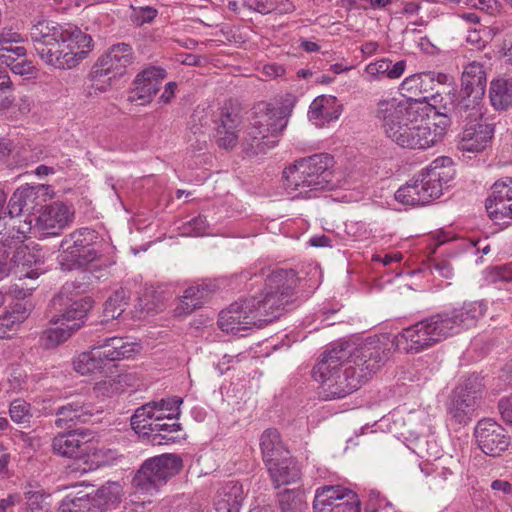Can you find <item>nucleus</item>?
Here are the masks:
<instances>
[{
	"mask_svg": "<svg viewBox=\"0 0 512 512\" xmlns=\"http://www.w3.org/2000/svg\"><path fill=\"white\" fill-rule=\"evenodd\" d=\"M461 92L473 95L475 99H483L486 89V73L483 65L478 62L469 63L461 77Z\"/></svg>",
	"mask_w": 512,
	"mask_h": 512,
	"instance_id": "obj_25",
	"label": "nucleus"
},
{
	"mask_svg": "<svg viewBox=\"0 0 512 512\" xmlns=\"http://www.w3.org/2000/svg\"><path fill=\"white\" fill-rule=\"evenodd\" d=\"M41 251V248L38 243L34 240L27 238H21L19 245L17 246V250L14 251V256H36L38 252Z\"/></svg>",
	"mask_w": 512,
	"mask_h": 512,
	"instance_id": "obj_51",
	"label": "nucleus"
},
{
	"mask_svg": "<svg viewBox=\"0 0 512 512\" xmlns=\"http://www.w3.org/2000/svg\"><path fill=\"white\" fill-rule=\"evenodd\" d=\"M92 42V37L77 27L64 29L53 67L57 69L76 67L92 50Z\"/></svg>",
	"mask_w": 512,
	"mask_h": 512,
	"instance_id": "obj_8",
	"label": "nucleus"
},
{
	"mask_svg": "<svg viewBox=\"0 0 512 512\" xmlns=\"http://www.w3.org/2000/svg\"><path fill=\"white\" fill-rule=\"evenodd\" d=\"M45 185H25L17 188L8 202L9 218L19 219L23 212H31L45 201L43 196L47 194Z\"/></svg>",
	"mask_w": 512,
	"mask_h": 512,
	"instance_id": "obj_17",
	"label": "nucleus"
},
{
	"mask_svg": "<svg viewBox=\"0 0 512 512\" xmlns=\"http://www.w3.org/2000/svg\"><path fill=\"white\" fill-rule=\"evenodd\" d=\"M335 512H361L360 501L355 493L354 499L347 498L346 501L336 506Z\"/></svg>",
	"mask_w": 512,
	"mask_h": 512,
	"instance_id": "obj_61",
	"label": "nucleus"
},
{
	"mask_svg": "<svg viewBox=\"0 0 512 512\" xmlns=\"http://www.w3.org/2000/svg\"><path fill=\"white\" fill-rule=\"evenodd\" d=\"M94 231L87 228L75 231L67 236L60 244L63 253L71 256H92L94 250L91 248Z\"/></svg>",
	"mask_w": 512,
	"mask_h": 512,
	"instance_id": "obj_28",
	"label": "nucleus"
},
{
	"mask_svg": "<svg viewBox=\"0 0 512 512\" xmlns=\"http://www.w3.org/2000/svg\"><path fill=\"white\" fill-rule=\"evenodd\" d=\"M180 229L181 233L186 236H202L208 229V222L206 217L199 215L184 223Z\"/></svg>",
	"mask_w": 512,
	"mask_h": 512,
	"instance_id": "obj_47",
	"label": "nucleus"
},
{
	"mask_svg": "<svg viewBox=\"0 0 512 512\" xmlns=\"http://www.w3.org/2000/svg\"><path fill=\"white\" fill-rule=\"evenodd\" d=\"M333 157L327 153L314 154L297 160L293 166L283 171L285 186L290 192L299 191L298 195L308 196L313 190L332 189Z\"/></svg>",
	"mask_w": 512,
	"mask_h": 512,
	"instance_id": "obj_6",
	"label": "nucleus"
},
{
	"mask_svg": "<svg viewBox=\"0 0 512 512\" xmlns=\"http://www.w3.org/2000/svg\"><path fill=\"white\" fill-rule=\"evenodd\" d=\"M207 294V289L203 286L188 287L182 296V310L184 313H191L201 307L203 299Z\"/></svg>",
	"mask_w": 512,
	"mask_h": 512,
	"instance_id": "obj_42",
	"label": "nucleus"
},
{
	"mask_svg": "<svg viewBox=\"0 0 512 512\" xmlns=\"http://www.w3.org/2000/svg\"><path fill=\"white\" fill-rule=\"evenodd\" d=\"M69 289L64 286L60 292L51 300V307L57 313L51 316L49 324L58 325H79V330L86 322L88 313L93 308L94 300L85 296L79 300H73L70 296Z\"/></svg>",
	"mask_w": 512,
	"mask_h": 512,
	"instance_id": "obj_9",
	"label": "nucleus"
},
{
	"mask_svg": "<svg viewBox=\"0 0 512 512\" xmlns=\"http://www.w3.org/2000/svg\"><path fill=\"white\" fill-rule=\"evenodd\" d=\"M276 144L277 140L272 139L264 130L258 128L255 123L247 130L242 142L243 149L248 155L266 153L267 150L273 148Z\"/></svg>",
	"mask_w": 512,
	"mask_h": 512,
	"instance_id": "obj_33",
	"label": "nucleus"
},
{
	"mask_svg": "<svg viewBox=\"0 0 512 512\" xmlns=\"http://www.w3.org/2000/svg\"><path fill=\"white\" fill-rule=\"evenodd\" d=\"M158 415L156 401H152L137 408L131 417V426L137 433L147 434L151 421Z\"/></svg>",
	"mask_w": 512,
	"mask_h": 512,
	"instance_id": "obj_40",
	"label": "nucleus"
},
{
	"mask_svg": "<svg viewBox=\"0 0 512 512\" xmlns=\"http://www.w3.org/2000/svg\"><path fill=\"white\" fill-rule=\"evenodd\" d=\"M390 354L387 338L370 337L357 347L338 343L323 353L313 368V377L320 382L325 399L344 398L378 371Z\"/></svg>",
	"mask_w": 512,
	"mask_h": 512,
	"instance_id": "obj_1",
	"label": "nucleus"
},
{
	"mask_svg": "<svg viewBox=\"0 0 512 512\" xmlns=\"http://www.w3.org/2000/svg\"><path fill=\"white\" fill-rule=\"evenodd\" d=\"M129 300V293L124 288H119L108 297L103 307V320L102 324H107L109 321L119 318L125 311Z\"/></svg>",
	"mask_w": 512,
	"mask_h": 512,
	"instance_id": "obj_38",
	"label": "nucleus"
},
{
	"mask_svg": "<svg viewBox=\"0 0 512 512\" xmlns=\"http://www.w3.org/2000/svg\"><path fill=\"white\" fill-rule=\"evenodd\" d=\"M486 312L487 305L484 301H473L464 303L450 312L432 315L404 328L397 334L396 347L406 353H419L458 333L461 329L476 326Z\"/></svg>",
	"mask_w": 512,
	"mask_h": 512,
	"instance_id": "obj_3",
	"label": "nucleus"
},
{
	"mask_svg": "<svg viewBox=\"0 0 512 512\" xmlns=\"http://www.w3.org/2000/svg\"><path fill=\"white\" fill-rule=\"evenodd\" d=\"M406 68V62L400 60L395 64L389 59H381L366 66L365 72L369 76V81L377 79L381 75H385L389 79H397L402 76Z\"/></svg>",
	"mask_w": 512,
	"mask_h": 512,
	"instance_id": "obj_37",
	"label": "nucleus"
},
{
	"mask_svg": "<svg viewBox=\"0 0 512 512\" xmlns=\"http://www.w3.org/2000/svg\"><path fill=\"white\" fill-rule=\"evenodd\" d=\"M479 399L480 395L477 391L458 387L448 405V413L455 422L466 423L478 407Z\"/></svg>",
	"mask_w": 512,
	"mask_h": 512,
	"instance_id": "obj_23",
	"label": "nucleus"
},
{
	"mask_svg": "<svg viewBox=\"0 0 512 512\" xmlns=\"http://www.w3.org/2000/svg\"><path fill=\"white\" fill-rule=\"evenodd\" d=\"M21 40L20 34L12 31L11 29H4L0 33V46L9 44V43H18Z\"/></svg>",
	"mask_w": 512,
	"mask_h": 512,
	"instance_id": "obj_64",
	"label": "nucleus"
},
{
	"mask_svg": "<svg viewBox=\"0 0 512 512\" xmlns=\"http://www.w3.org/2000/svg\"><path fill=\"white\" fill-rule=\"evenodd\" d=\"M375 117L386 136L397 145L408 149H427L440 142L442 128L430 127L424 122L416 103L397 98L382 99L377 103Z\"/></svg>",
	"mask_w": 512,
	"mask_h": 512,
	"instance_id": "obj_4",
	"label": "nucleus"
},
{
	"mask_svg": "<svg viewBox=\"0 0 512 512\" xmlns=\"http://www.w3.org/2000/svg\"><path fill=\"white\" fill-rule=\"evenodd\" d=\"M277 11L279 14H289L295 11V5L290 0H270V12Z\"/></svg>",
	"mask_w": 512,
	"mask_h": 512,
	"instance_id": "obj_58",
	"label": "nucleus"
},
{
	"mask_svg": "<svg viewBox=\"0 0 512 512\" xmlns=\"http://www.w3.org/2000/svg\"><path fill=\"white\" fill-rule=\"evenodd\" d=\"M354 499L355 492L341 485L322 486L317 488L313 502L314 512H335L341 500Z\"/></svg>",
	"mask_w": 512,
	"mask_h": 512,
	"instance_id": "obj_24",
	"label": "nucleus"
},
{
	"mask_svg": "<svg viewBox=\"0 0 512 512\" xmlns=\"http://www.w3.org/2000/svg\"><path fill=\"white\" fill-rule=\"evenodd\" d=\"M56 327H50L40 334V344L44 349H53L68 341L77 331L79 325H62L60 322Z\"/></svg>",
	"mask_w": 512,
	"mask_h": 512,
	"instance_id": "obj_36",
	"label": "nucleus"
},
{
	"mask_svg": "<svg viewBox=\"0 0 512 512\" xmlns=\"http://www.w3.org/2000/svg\"><path fill=\"white\" fill-rule=\"evenodd\" d=\"M133 62V53L130 45L119 43L113 45L107 53L98 58L89 74L93 81L113 74V77L122 76Z\"/></svg>",
	"mask_w": 512,
	"mask_h": 512,
	"instance_id": "obj_13",
	"label": "nucleus"
},
{
	"mask_svg": "<svg viewBox=\"0 0 512 512\" xmlns=\"http://www.w3.org/2000/svg\"><path fill=\"white\" fill-rule=\"evenodd\" d=\"M244 5L261 14L270 13V0H244Z\"/></svg>",
	"mask_w": 512,
	"mask_h": 512,
	"instance_id": "obj_62",
	"label": "nucleus"
},
{
	"mask_svg": "<svg viewBox=\"0 0 512 512\" xmlns=\"http://www.w3.org/2000/svg\"><path fill=\"white\" fill-rule=\"evenodd\" d=\"M472 8L484 11L488 14H494L497 10V0H476Z\"/></svg>",
	"mask_w": 512,
	"mask_h": 512,
	"instance_id": "obj_63",
	"label": "nucleus"
},
{
	"mask_svg": "<svg viewBox=\"0 0 512 512\" xmlns=\"http://www.w3.org/2000/svg\"><path fill=\"white\" fill-rule=\"evenodd\" d=\"M24 56H26V49L23 46L17 45V43L0 46V60L4 64H12L13 59L19 60V58Z\"/></svg>",
	"mask_w": 512,
	"mask_h": 512,
	"instance_id": "obj_48",
	"label": "nucleus"
},
{
	"mask_svg": "<svg viewBox=\"0 0 512 512\" xmlns=\"http://www.w3.org/2000/svg\"><path fill=\"white\" fill-rule=\"evenodd\" d=\"M96 344L101 349L107 362L130 358L140 349L138 343L122 337H109L103 341H98Z\"/></svg>",
	"mask_w": 512,
	"mask_h": 512,
	"instance_id": "obj_26",
	"label": "nucleus"
},
{
	"mask_svg": "<svg viewBox=\"0 0 512 512\" xmlns=\"http://www.w3.org/2000/svg\"><path fill=\"white\" fill-rule=\"evenodd\" d=\"M166 77V71L160 67H148L136 76L133 100H141L142 104L148 103L159 92L161 83Z\"/></svg>",
	"mask_w": 512,
	"mask_h": 512,
	"instance_id": "obj_20",
	"label": "nucleus"
},
{
	"mask_svg": "<svg viewBox=\"0 0 512 512\" xmlns=\"http://www.w3.org/2000/svg\"><path fill=\"white\" fill-rule=\"evenodd\" d=\"M494 134V127L480 121L465 124L460 136L458 148L466 152H481L486 148Z\"/></svg>",
	"mask_w": 512,
	"mask_h": 512,
	"instance_id": "obj_22",
	"label": "nucleus"
},
{
	"mask_svg": "<svg viewBox=\"0 0 512 512\" xmlns=\"http://www.w3.org/2000/svg\"><path fill=\"white\" fill-rule=\"evenodd\" d=\"M182 399L179 397H174L171 399H161L160 401H156L158 414L166 413V416H179L180 414V405L182 404Z\"/></svg>",
	"mask_w": 512,
	"mask_h": 512,
	"instance_id": "obj_50",
	"label": "nucleus"
},
{
	"mask_svg": "<svg viewBox=\"0 0 512 512\" xmlns=\"http://www.w3.org/2000/svg\"><path fill=\"white\" fill-rule=\"evenodd\" d=\"M239 117L235 113L222 111L220 124L217 127L216 141L224 149L233 148L238 142L236 128L239 125Z\"/></svg>",
	"mask_w": 512,
	"mask_h": 512,
	"instance_id": "obj_35",
	"label": "nucleus"
},
{
	"mask_svg": "<svg viewBox=\"0 0 512 512\" xmlns=\"http://www.w3.org/2000/svg\"><path fill=\"white\" fill-rule=\"evenodd\" d=\"M486 209L495 220H502L512 214V178L497 181L486 202Z\"/></svg>",
	"mask_w": 512,
	"mask_h": 512,
	"instance_id": "obj_21",
	"label": "nucleus"
},
{
	"mask_svg": "<svg viewBox=\"0 0 512 512\" xmlns=\"http://www.w3.org/2000/svg\"><path fill=\"white\" fill-rule=\"evenodd\" d=\"M107 364L97 344H94L89 351L79 354L73 361L74 370L81 375L102 373Z\"/></svg>",
	"mask_w": 512,
	"mask_h": 512,
	"instance_id": "obj_31",
	"label": "nucleus"
},
{
	"mask_svg": "<svg viewBox=\"0 0 512 512\" xmlns=\"http://www.w3.org/2000/svg\"><path fill=\"white\" fill-rule=\"evenodd\" d=\"M10 67L11 71L17 75H31L35 68L32 62L26 60V56L19 58V60L13 59L12 64H6Z\"/></svg>",
	"mask_w": 512,
	"mask_h": 512,
	"instance_id": "obj_53",
	"label": "nucleus"
},
{
	"mask_svg": "<svg viewBox=\"0 0 512 512\" xmlns=\"http://www.w3.org/2000/svg\"><path fill=\"white\" fill-rule=\"evenodd\" d=\"M117 390L116 383L114 380H105L97 382L94 387L93 391L97 396H112L115 391Z\"/></svg>",
	"mask_w": 512,
	"mask_h": 512,
	"instance_id": "obj_56",
	"label": "nucleus"
},
{
	"mask_svg": "<svg viewBox=\"0 0 512 512\" xmlns=\"http://www.w3.org/2000/svg\"><path fill=\"white\" fill-rule=\"evenodd\" d=\"M498 407L503 421L512 426V396L500 400Z\"/></svg>",
	"mask_w": 512,
	"mask_h": 512,
	"instance_id": "obj_59",
	"label": "nucleus"
},
{
	"mask_svg": "<svg viewBox=\"0 0 512 512\" xmlns=\"http://www.w3.org/2000/svg\"><path fill=\"white\" fill-rule=\"evenodd\" d=\"M267 469L275 484V488L296 482L301 477L300 468L287 455L281 457V460L268 464Z\"/></svg>",
	"mask_w": 512,
	"mask_h": 512,
	"instance_id": "obj_30",
	"label": "nucleus"
},
{
	"mask_svg": "<svg viewBox=\"0 0 512 512\" xmlns=\"http://www.w3.org/2000/svg\"><path fill=\"white\" fill-rule=\"evenodd\" d=\"M32 309L33 304L31 302L18 301L12 306L10 313L12 314V317L16 319V321L23 323L30 315Z\"/></svg>",
	"mask_w": 512,
	"mask_h": 512,
	"instance_id": "obj_52",
	"label": "nucleus"
},
{
	"mask_svg": "<svg viewBox=\"0 0 512 512\" xmlns=\"http://www.w3.org/2000/svg\"><path fill=\"white\" fill-rule=\"evenodd\" d=\"M9 415L12 421L17 424H29L33 417L30 403L23 399L13 400L9 406Z\"/></svg>",
	"mask_w": 512,
	"mask_h": 512,
	"instance_id": "obj_46",
	"label": "nucleus"
},
{
	"mask_svg": "<svg viewBox=\"0 0 512 512\" xmlns=\"http://www.w3.org/2000/svg\"><path fill=\"white\" fill-rule=\"evenodd\" d=\"M183 468L176 454H162L146 460L134 475L131 485L136 493L152 496L159 492Z\"/></svg>",
	"mask_w": 512,
	"mask_h": 512,
	"instance_id": "obj_7",
	"label": "nucleus"
},
{
	"mask_svg": "<svg viewBox=\"0 0 512 512\" xmlns=\"http://www.w3.org/2000/svg\"><path fill=\"white\" fill-rule=\"evenodd\" d=\"M31 230V219L9 218L7 222H0V256L14 255L21 238H25Z\"/></svg>",
	"mask_w": 512,
	"mask_h": 512,
	"instance_id": "obj_19",
	"label": "nucleus"
},
{
	"mask_svg": "<svg viewBox=\"0 0 512 512\" xmlns=\"http://www.w3.org/2000/svg\"><path fill=\"white\" fill-rule=\"evenodd\" d=\"M482 99H475L473 95L449 94L443 104V116L457 123L472 124L482 119Z\"/></svg>",
	"mask_w": 512,
	"mask_h": 512,
	"instance_id": "obj_14",
	"label": "nucleus"
},
{
	"mask_svg": "<svg viewBox=\"0 0 512 512\" xmlns=\"http://www.w3.org/2000/svg\"><path fill=\"white\" fill-rule=\"evenodd\" d=\"M24 496L27 500V507L30 512H41L47 510L45 500L49 497V494H46L39 486L34 488L29 484L24 492Z\"/></svg>",
	"mask_w": 512,
	"mask_h": 512,
	"instance_id": "obj_45",
	"label": "nucleus"
},
{
	"mask_svg": "<svg viewBox=\"0 0 512 512\" xmlns=\"http://www.w3.org/2000/svg\"><path fill=\"white\" fill-rule=\"evenodd\" d=\"M490 277L493 282L512 281V263L493 267L490 271Z\"/></svg>",
	"mask_w": 512,
	"mask_h": 512,
	"instance_id": "obj_55",
	"label": "nucleus"
},
{
	"mask_svg": "<svg viewBox=\"0 0 512 512\" xmlns=\"http://www.w3.org/2000/svg\"><path fill=\"white\" fill-rule=\"evenodd\" d=\"M342 106L335 96L321 95L316 97L309 107V118L330 122L339 118Z\"/></svg>",
	"mask_w": 512,
	"mask_h": 512,
	"instance_id": "obj_29",
	"label": "nucleus"
},
{
	"mask_svg": "<svg viewBox=\"0 0 512 512\" xmlns=\"http://www.w3.org/2000/svg\"><path fill=\"white\" fill-rule=\"evenodd\" d=\"M455 175L453 161L439 157L395 192V199L403 205L422 206L440 197L443 186Z\"/></svg>",
	"mask_w": 512,
	"mask_h": 512,
	"instance_id": "obj_5",
	"label": "nucleus"
},
{
	"mask_svg": "<svg viewBox=\"0 0 512 512\" xmlns=\"http://www.w3.org/2000/svg\"><path fill=\"white\" fill-rule=\"evenodd\" d=\"M282 512H300L305 506V494L299 489H286L278 495Z\"/></svg>",
	"mask_w": 512,
	"mask_h": 512,
	"instance_id": "obj_41",
	"label": "nucleus"
},
{
	"mask_svg": "<svg viewBox=\"0 0 512 512\" xmlns=\"http://www.w3.org/2000/svg\"><path fill=\"white\" fill-rule=\"evenodd\" d=\"M28 219V217L26 218ZM29 219L35 221L32 229H37L45 235H58L69 226L74 219V209L63 202H53L41 208L38 216Z\"/></svg>",
	"mask_w": 512,
	"mask_h": 512,
	"instance_id": "obj_12",
	"label": "nucleus"
},
{
	"mask_svg": "<svg viewBox=\"0 0 512 512\" xmlns=\"http://www.w3.org/2000/svg\"><path fill=\"white\" fill-rule=\"evenodd\" d=\"M216 498L234 504L236 508L240 509L244 500L243 487L238 482L230 481L219 489Z\"/></svg>",
	"mask_w": 512,
	"mask_h": 512,
	"instance_id": "obj_44",
	"label": "nucleus"
},
{
	"mask_svg": "<svg viewBox=\"0 0 512 512\" xmlns=\"http://www.w3.org/2000/svg\"><path fill=\"white\" fill-rule=\"evenodd\" d=\"M492 106L497 110H505L512 104V84L507 80H493L489 89Z\"/></svg>",
	"mask_w": 512,
	"mask_h": 512,
	"instance_id": "obj_39",
	"label": "nucleus"
},
{
	"mask_svg": "<svg viewBox=\"0 0 512 512\" xmlns=\"http://www.w3.org/2000/svg\"><path fill=\"white\" fill-rule=\"evenodd\" d=\"M474 436L480 450L493 457L500 456L511 444L510 436L505 428L491 418L478 421L474 429Z\"/></svg>",
	"mask_w": 512,
	"mask_h": 512,
	"instance_id": "obj_11",
	"label": "nucleus"
},
{
	"mask_svg": "<svg viewBox=\"0 0 512 512\" xmlns=\"http://www.w3.org/2000/svg\"><path fill=\"white\" fill-rule=\"evenodd\" d=\"M260 447L266 466L288 455V451L283 446L279 432L273 428H269L262 433L260 437Z\"/></svg>",
	"mask_w": 512,
	"mask_h": 512,
	"instance_id": "obj_34",
	"label": "nucleus"
},
{
	"mask_svg": "<svg viewBox=\"0 0 512 512\" xmlns=\"http://www.w3.org/2000/svg\"><path fill=\"white\" fill-rule=\"evenodd\" d=\"M102 411V407L96 405L91 397L79 395L57 409L55 425L58 428H63L69 423H87L93 416L100 414Z\"/></svg>",
	"mask_w": 512,
	"mask_h": 512,
	"instance_id": "obj_15",
	"label": "nucleus"
},
{
	"mask_svg": "<svg viewBox=\"0 0 512 512\" xmlns=\"http://www.w3.org/2000/svg\"><path fill=\"white\" fill-rule=\"evenodd\" d=\"M93 507L89 495L80 497L68 495L61 501L59 512H97L98 510H94Z\"/></svg>",
	"mask_w": 512,
	"mask_h": 512,
	"instance_id": "obj_43",
	"label": "nucleus"
},
{
	"mask_svg": "<svg viewBox=\"0 0 512 512\" xmlns=\"http://www.w3.org/2000/svg\"><path fill=\"white\" fill-rule=\"evenodd\" d=\"M63 33V27L46 19H40L30 27L29 37L37 55L50 66H53Z\"/></svg>",
	"mask_w": 512,
	"mask_h": 512,
	"instance_id": "obj_10",
	"label": "nucleus"
},
{
	"mask_svg": "<svg viewBox=\"0 0 512 512\" xmlns=\"http://www.w3.org/2000/svg\"><path fill=\"white\" fill-rule=\"evenodd\" d=\"M15 273L19 279L30 278L35 279L40 275L38 269H31L30 261L16 262L14 261Z\"/></svg>",
	"mask_w": 512,
	"mask_h": 512,
	"instance_id": "obj_54",
	"label": "nucleus"
},
{
	"mask_svg": "<svg viewBox=\"0 0 512 512\" xmlns=\"http://www.w3.org/2000/svg\"><path fill=\"white\" fill-rule=\"evenodd\" d=\"M91 433L86 429H76L59 433L52 439L54 453L69 458H81L88 454Z\"/></svg>",
	"mask_w": 512,
	"mask_h": 512,
	"instance_id": "obj_16",
	"label": "nucleus"
},
{
	"mask_svg": "<svg viewBox=\"0 0 512 512\" xmlns=\"http://www.w3.org/2000/svg\"><path fill=\"white\" fill-rule=\"evenodd\" d=\"M177 416H166V413H160L150 423L147 436L151 438L153 443L161 444L162 440L172 441L175 439L173 433H177L181 429L180 423L177 422Z\"/></svg>",
	"mask_w": 512,
	"mask_h": 512,
	"instance_id": "obj_32",
	"label": "nucleus"
},
{
	"mask_svg": "<svg viewBox=\"0 0 512 512\" xmlns=\"http://www.w3.org/2000/svg\"><path fill=\"white\" fill-rule=\"evenodd\" d=\"M462 245L464 246L462 252L467 254H475L479 251H482L483 254H488L490 252V245L482 241L463 242Z\"/></svg>",
	"mask_w": 512,
	"mask_h": 512,
	"instance_id": "obj_60",
	"label": "nucleus"
},
{
	"mask_svg": "<svg viewBox=\"0 0 512 512\" xmlns=\"http://www.w3.org/2000/svg\"><path fill=\"white\" fill-rule=\"evenodd\" d=\"M103 258H62L59 265L62 271L81 270L89 272L96 279L109 274V268L114 262H103Z\"/></svg>",
	"mask_w": 512,
	"mask_h": 512,
	"instance_id": "obj_27",
	"label": "nucleus"
},
{
	"mask_svg": "<svg viewBox=\"0 0 512 512\" xmlns=\"http://www.w3.org/2000/svg\"><path fill=\"white\" fill-rule=\"evenodd\" d=\"M391 506V503L385 496L381 495L380 491L376 489L368 491V501L365 506V512H379Z\"/></svg>",
	"mask_w": 512,
	"mask_h": 512,
	"instance_id": "obj_49",
	"label": "nucleus"
},
{
	"mask_svg": "<svg viewBox=\"0 0 512 512\" xmlns=\"http://www.w3.org/2000/svg\"><path fill=\"white\" fill-rule=\"evenodd\" d=\"M291 111V105L273 106L267 104L265 110L256 113L253 123L274 139L286 127Z\"/></svg>",
	"mask_w": 512,
	"mask_h": 512,
	"instance_id": "obj_18",
	"label": "nucleus"
},
{
	"mask_svg": "<svg viewBox=\"0 0 512 512\" xmlns=\"http://www.w3.org/2000/svg\"><path fill=\"white\" fill-rule=\"evenodd\" d=\"M297 282L298 278L293 270L273 271L257 296L236 301L221 310L218 317L219 328L226 333L238 334L272 322L292 302Z\"/></svg>",
	"mask_w": 512,
	"mask_h": 512,
	"instance_id": "obj_2",
	"label": "nucleus"
},
{
	"mask_svg": "<svg viewBox=\"0 0 512 512\" xmlns=\"http://www.w3.org/2000/svg\"><path fill=\"white\" fill-rule=\"evenodd\" d=\"M21 323L12 317L10 312L0 316V337L5 338L7 330H15Z\"/></svg>",
	"mask_w": 512,
	"mask_h": 512,
	"instance_id": "obj_57",
	"label": "nucleus"
}]
</instances>
